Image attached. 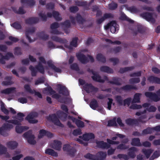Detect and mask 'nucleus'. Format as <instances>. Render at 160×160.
<instances>
[{
  "label": "nucleus",
  "mask_w": 160,
  "mask_h": 160,
  "mask_svg": "<svg viewBox=\"0 0 160 160\" xmlns=\"http://www.w3.org/2000/svg\"><path fill=\"white\" fill-rule=\"evenodd\" d=\"M107 156L106 152L99 151L96 155L88 153L84 156V157L91 160H103Z\"/></svg>",
  "instance_id": "obj_1"
},
{
  "label": "nucleus",
  "mask_w": 160,
  "mask_h": 160,
  "mask_svg": "<svg viewBox=\"0 0 160 160\" xmlns=\"http://www.w3.org/2000/svg\"><path fill=\"white\" fill-rule=\"evenodd\" d=\"M78 81L80 85H84L83 88L87 93H89L90 92H97L98 91V88L93 86L91 83H85L86 82L85 80L80 78L78 80Z\"/></svg>",
  "instance_id": "obj_2"
},
{
  "label": "nucleus",
  "mask_w": 160,
  "mask_h": 160,
  "mask_svg": "<svg viewBox=\"0 0 160 160\" xmlns=\"http://www.w3.org/2000/svg\"><path fill=\"white\" fill-rule=\"evenodd\" d=\"M156 93L157 94L152 92H146L145 93V95L151 100L157 102L160 100V89L156 92Z\"/></svg>",
  "instance_id": "obj_3"
},
{
  "label": "nucleus",
  "mask_w": 160,
  "mask_h": 160,
  "mask_svg": "<svg viewBox=\"0 0 160 160\" xmlns=\"http://www.w3.org/2000/svg\"><path fill=\"white\" fill-rule=\"evenodd\" d=\"M23 136L27 139L28 142L30 144L34 145L36 143V141L34 140L35 137L34 135L32 134V130H29L24 133Z\"/></svg>",
  "instance_id": "obj_4"
},
{
  "label": "nucleus",
  "mask_w": 160,
  "mask_h": 160,
  "mask_svg": "<svg viewBox=\"0 0 160 160\" xmlns=\"http://www.w3.org/2000/svg\"><path fill=\"white\" fill-rule=\"evenodd\" d=\"M115 89L117 92L121 93L122 90L125 92L130 91L133 89L137 90V88L134 85L127 84L120 88L116 87L115 88Z\"/></svg>",
  "instance_id": "obj_5"
},
{
  "label": "nucleus",
  "mask_w": 160,
  "mask_h": 160,
  "mask_svg": "<svg viewBox=\"0 0 160 160\" xmlns=\"http://www.w3.org/2000/svg\"><path fill=\"white\" fill-rule=\"evenodd\" d=\"M63 151L66 152L71 157L74 156L76 150L75 148L71 146L69 144H66L63 147Z\"/></svg>",
  "instance_id": "obj_6"
},
{
  "label": "nucleus",
  "mask_w": 160,
  "mask_h": 160,
  "mask_svg": "<svg viewBox=\"0 0 160 160\" xmlns=\"http://www.w3.org/2000/svg\"><path fill=\"white\" fill-rule=\"evenodd\" d=\"M38 116V113L36 112H32L28 115L25 118L28 122L30 123H36L38 122V120L33 119L34 118H37Z\"/></svg>",
  "instance_id": "obj_7"
},
{
  "label": "nucleus",
  "mask_w": 160,
  "mask_h": 160,
  "mask_svg": "<svg viewBox=\"0 0 160 160\" xmlns=\"http://www.w3.org/2000/svg\"><path fill=\"white\" fill-rule=\"evenodd\" d=\"M38 116V113L36 112H32L28 115L25 118L28 122L30 123H36L38 122V120L33 119L34 118H37Z\"/></svg>",
  "instance_id": "obj_8"
},
{
  "label": "nucleus",
  "mask_w": 160,
  "mask_h": 160,
  "mask_svg": "<svg viewBox=\"0 0 160 160\" xmlns=\"http://www.w3.org/2000/svg\"><path fill=\"white\" fill-rule=\"evenodd\" d=\"M59 24L58 22H54L52 23L50 25V28L51 30L50 31V33L52 34L56 35L63 34L61 32L57 29L59 28Z\"/></svg>",
  "instance_id": "obj_9"
},
{
  "label": "nucleus",
  "mask_w": 160,
  "mask_h": 160,
  "mask_svg": "<svg viewBox=\"0 0 160 160\" xmlns=\"http://www.w3.org/2000/svg\"><path fill=\"white\" fill-rule=\"evenodd\" d=\"M39 59L40 60V62L38 63V65L35 66V68L40 73L43 74L45 72L44 68L41 62L43 64H46V61L44 58L42 57H40Z\"/></svg>",
  "instance_id": "obj_10"
},
{
  "label": "nucleus",
  "mask_w": 160,
  "mask_h": 160,
  "mask_svg": "<svg viewBox=\"0 0 160 160\" xmlns=\"http://www.w3.org/2000/svg\"><path fill=\"white\" fill-rule=\"evenodd\" d=\"M48 119L51 121L54 124L63 127L64 125L60 122L55 114L50 115L48 118Z\"/></svg>",
  "instance_id": "obj_11"
},
{
  "label": "nucleus",
  "mask_w": 160,
  "mask_h": 160,
  "mask_svg": "<svg viewBox=\"0 0 160 160\" xmlns=\"http://www.w3.org/2000/svg\"><path fill=\"white\" fill-rule=\"evenodd\" d=\"M69 18L71 23L74 25L76 24V20L79 24H82L85 21L84 19L79 14H77L75 18L71 16Z\"/></svg>",
  "instance_id": "obj_12"
},
{
  "label": "nucleus",
  "mask_w": 160,
  "mask_h": 160,
  "mask_svg": "<svg viewBox=\"0 0 160 160\" xmlns=\"http://www.w3.org/2000/svg\"><path fill=\"white\" fill-rule=\"evenodd\" d=\"M141 16L148 22H150L154 24L155 22V19L153 17V14L152 12H144Z\"/></svg>",
  "instance_id": "obj_13"
},
{
  "label": "nucleus",
  "mask_w": 160,
  "mask_h": 160,
  "mask_svg": "<svg viewBox=\"0 0 160 160\" xmlns=\"http://www.w3.org/2000/svg\"><path fill=\"white\" fill-rule=\"evenodd\" d=\"M93 75L91 77V78L95 82L104 83L105 80L108 81V77L106 76H104V79H102L101 77L97 72H95Z\"/></svg>",
  "instance_id": "obj_14"
},
{
  "label": "nucleus",
  "mask_w": 160,
  "mask_h": 160,
  "mask_svg": "<svg viewBox=\"0 0 160 160\" xmlns=\"http://www.w3.org/2000/svg\"><path fill=\"white\" fill-rule=\"evenodd\" d=\"M76 56L78 60L82 63L85 64L89 61L88 58L82 53H76Z\"/></svg>",
  "instance_id": "obj_15"
},
{
  "label": "nucleus",
  "mask_w": 160,
  "mask_h": 160,
  "mask_svg": "<svg viewBox=\"0 0 160 160\" xmlns=\"http://www.w3.org/2000/svg\"><path fill=\"white\" fill-rule=\"evenodd\" d=\"M0 118H1L2 119L5 120L6 122L11 123L14 124H20V122L18 121V120L16 119H11L8 120V119L10 118V117L8 115H7L6 116L0 115Z\"/></svg>",
  "instance_id": "obj_16"
},
{
  "label": "nucleus",
  "mask_w": 160,
  "mask_h": 160,
  "mask_svg": "<svg viewBox=\"0 0 160 160\" xmlns=\"http://www.w3.org/2000/svg\"><path fill=\"white\" fill-rule=\"evenodd\" d=\"M97 147L102 149H108L111 147V145L103 141H98L96 142Z\"/></svg>",
  "instance_id": "obj_17"
},
{
  "label": "nucleus",
  "mask_w": 160,
  "mask_h": 160,
  "mask_svg": "<svg viewBox=\"0 0 160 160\" xmlns=\"http://www.w3.org/2000/svg\"><path fill=\"white\" fill-rule=\"evenodd\" d=\"M35 31V28L34 27L28 28L26 30L25 35L26 38L28 39L29 42L31 43L33 42V41L31 39V37L29 36V33H34Z\"/></svg>",
  "instance_id": "obj_18"
},
{
  "label": "nucleus",
  "mask_w": 160,
  "mask_h": 160,
  "mask_svg": "<svg viewBox=\"0 0 160 160\" xmlns=\"http://www.w3.org/2000/svg\"><path fill=\"white\" fill-rule=\"evenodd\" d=\"M112 81H108V83L118 86H120L122 84L121 82V79L120 78L118 77H113L112 78Z\"/></svg>",
  "instance_id": "obj_19"
},
{
  "label": "nucleus",
  "mask_w": 160,
  "mask_h": 160,
  "mask_svg": "<svg viewBox=\"0 0 160 160\" xmlns=\"http://www.w3.org/2000/svg\"><path fill=\"white\" fill-rule=\"evenodd\" d=\"M79 137L83 139L84 140L88 141L90 139L94 138L95 136L93 133H89L84 134L82 136H79Z\"/></svg>",
  "instance_id": "obj_20"
},
{
  "label": "nucleus",
  "mask_w": 160,
  "mask_h": 160,
  "mask_svg": "<svg viewBox=\"0 0 160 160\" xmlns=\"http://www.w3.org/2000/svg\"><path fill=\"white\" fill-rule=\"evenodd\" d=\"M51 38L52 41L56 42H58L61 44H64L67 42V41L66 39H62L55 36H51Z\"/></svg>",
  "instance_id": "obj_21"
},
{
  "label": "nucleus",
  "mask_w": 160,
  "mask_h": 160,
  "mask_svg": "<svg viewBox=\"0 0 160 160\" xmlns=\"http://www.w3.org/2000/svg\"><path fill=\"white\" fill-rule=\"evenodd\" d=\"M47 64L48 67L55 72L58 73H61L62 70L61 69L57 67L52 63L51 61L49 60L47 62Z\"/></svg>",
  "instance_id": "obj_22"
},
{
  "label": "nucleus",
  "mask_w": 160,
  "mask_h": 160,
  "mask_svg": "<svg viewBox=\"0 0 160 160\" xmlns=\"http://www.w3.org/2000/svg\"><path fill=\"white\" fill-rule=\"evenodd\" d=\"M129 152L128 153V157H129L132 158H134L135 157L136 155L135 152L138 151L137 148L134 147H131L129 149Z\"/></svg>",
  "instance_id": "obj_23"
},
{
  "label": "nucleus",
  "mask_w": 160,
  "mask_h": 160,
  "mask_svg": "<svg viewBox=\"0 0 160 160\" xmlns=\"http://www.w3.org/2000/svg\"><path fill=\"white\" fill-rule=\"evenodd\" d=\"M39 20L38 17H31L25 20V22L27 24H32L38 22Z\"/></svg>",
  "instance_id": "obj_24"
},
{
  "label": "nucleus",
  "mask_w": 160,
  "mask_h": 160,
  "mask_svg": "<svg viewBox=\"0 0 160 160\" xmlns=\"http://www.w3.org/2000/svg\"><path fill=\"white\" fill-rule=\"evenodd\" d=\"M60 87L59 92L64 96H68L69 95V92L67 88L64 86H61L59 85Z\"/></svg>",
  "instance_id": "obj_25"
},
{
  "label": "nucleus",
  "mask_w": 160,
  "mask_h": 160,
  "mask_svg": "<svg viewBox=\"0 0 160 160\" xmlns=\"http://www.w3.org/2000/svg\"><path fill=\"white\" fill-rule=\"evenodd\" d=\"M18 144L14 141H10L6 143V145L8 148L12 150H13L17 148Z\"/></svg>",
  "instance_id": "obj_26"
},
{
  "label": "nucleus",
  "mask_w": 160,
  "mask_h": 160,
  "mask_svg": "<svg viewBox=\"0 0 160 160\" xmlns=\"http://www.w3.org/2000/svg\"><path fill=\"white\" fill-rule=\"evenodd\" d=\"M62 144L61 142L57 140H54L52 148L55 150L59 151L61 149Z\"/></svg>",
  "instance_id": "obj_27"
},
{
  "label": "nucleus",
  "mask_w": 160,
  "mask_h": 160,
  "mask_svg": "<svg viewBox=\"0 0 160 160\" xmlns=\"http://www.w3.org/2000/svg\"><path fill=\"white\" fill-rule=\"evenodd\" d=\"M148 80L150 83L160 84V78L156 77L150 76L148 78Z\"/></svg>",
  "instance_id": "obj_28"
},
{
  "label": "nucleus",
  "mask_w": 160,
  "mask_h": 160,
  "mask_svg": "<svg viewBox=\"0 0 160 160\" xmlns=\"http://www.w3.org/2000/svg\"><path fill=\"white\" fill-rule=\"evenodd\" d=\"M20 125H17L15 127L16 131L17 133H21L23 131L26 130L29 128L27 126H20Z\"/></svg>",
  "instance_id": "obj_29"
},
{
  "label": "nucleus",
  "mask_w": 160,
  "mask_h": 160,
  "mask_svg": "<svg viewBox=\"0 0 160 160\" xmlns=\"http://www.w3.org/2000/svg\"><path fill=\"white\" fill-rule=\"evenodd\" d=\"M131 144L133 146L138 147H141L142 146V144L140 142V139L139 138H132Z\"/></svg>",
  "instance_id": "obj_30"
},
{
  "label": "nucleus",
  "mask_w": 160,
  "mask_h": 160,
  "mask_svg": "<svg viewBox=\"0 0 160 160\" xmlns=\"http://www.w3.org/2000/svg\"><path fill=\"white\" fill-rule=\"evenodd\" d=\"M126 123L129 125H132L134 124L138 125V122L137 119L128 118L125 120Z\"/></svg>",
  "instance_id": "obj_31"
},
{
  "label": "nucleus",
  "mask_w": 160,
  "mask_h": 160,
  "mask_svg": "<svg viewBox=\"0 0 160 160\" xmlns=\"http://www.w3.org/2000/svg\"><path fill=\"white\" fill-rule=\"evenodd\" d=\"M100 70L101 71L108 73H112L113 72L112 69L107 66H103L101 67Z\"/></svg>",
  "instance_id": "obj_32"
},
{
  "label": "nucleus",
  "mask_w": 160,
  "mask_h": 160,
  "mask_svg": "<svg viewBox=\"0 0 160 160\" xmlns=\"http://www.w3.org/2000/svg\"><path fill=\"white\" fill-rule=\"evenodd\" d=\"M142 152L145 155L147 158H148L150 157L151 153L153 152V150L150 149H143L142 150Z\"/></svg>",
  "instance_id": "obj_33"
},
{
  "label": "nucleus",
  "mask_w": 160,
  "mask_h": 160,
  "mask_svg": "<svg viewBox=\"0 0 160 160\" xmlns=\"http://www.w3.org/2000/svg\"><path fill=\"white\" fill-rule=\"evenodd\" d=\"M25 116L24 114L22 112H19L17 114V116H15L13 118H15L17 119L18 121L20 122V124H16L17 125H21V122L23 120V117Z\"/></svg>",
  "instance_id": "obj_34"
},
{
  "label": "nucleus",
  "mask_w": 160,
  "mask_h": 160,
  "mask_svg": "<svg viewBox=\"0 0 160 160\" xmlns=\"http://www.w3.org/2000/svg\"><path fill=\"white\" fill-rule=\"evenodd\" d=\"M37 35L41 39L43 40H46L49 38V35L46 34L44 31L38 33Z\"/></svg>",
  "instance_id": "obj_35"
},
{
  "label": "nucleus",
  "mask_w": 160,
  "mask_h": 160,
  "mask_svg": "<svg viewBox=\"0 0 160 160\" xmlns=\"http://www.w3.org/2000/svg\"><path fill=\"white\" fill-rule=\"evenodd\" d=\"M57 114H58V118L62 120H65L68 117V114L62 111H58Z\"/></svg>",
  "instance_id": "obj_36"
},
{
  "label": "nucleus",
  "mask_w": 160,
  "mask_h": 160,
  "mask_svg": "<svg viewBox=\"0 0 160 160\" xmlns=\"http://www.w3.org/2000/svg\"><path fill=\"white\" fill-rule=\"evenodd\" d=\"M90 106L92 109L95 110L98 107V104L97 100L94 99H92L90 102Z\"/></svg>",
  "instance_id": "obj_37"
},
{
  "label": "nucleus",
  "mask_w": 160,
  "mask_h": 160,
  "mask_svg": "<svg viewBox=\"0 0 160 160\" xmlns=\"http://www.w3.org/2000/svg\"><path fill=\"white\" fill-rule=\"evenodd\" d=\"M45 153L47 154L53 156L57 157L58 156V153L55 152L51 148H47L46 149L45 151Z\"/></svg>",
  "instance_id": "obj_38"
},
{
  "label": "nucleus",
  "mask_w": 160,
  "mask_h": 160,
  "mask_svg": "<svg viewBox=\"0 0 160 160\" xmlns=\"http://www.w3.org/2000/svg\"><path fill=\"white\" fill-rule=\"evenodd\" d=\"M134 69V66H131L130 67H126L125 68H120L119 72L121 73H123L126 72L132 71L133 69Z\"/></svg>",
  "instance_id": "obj_39"
},
{
  "label": "nucleus",
  "mask_w": 160,
  "mask_h": 160,
  "mask_svg": "<svg viewBox=\"0 0 160 160\" xmlns=\"http://www.w3.org/2000/svg\"><path fill=\"white\" fill-rule=\"evenodd\" d=\"M141 94L140 93H136L133 97V99L132 100V103H139L140 102V96Z\"/></svg>",
  "instance_id": "obj_40"
},
{
  "label": "nucleus",
  "mask_w": 160,
  "mask_h": 160,
  "mask_svg": "<svg viewBox=\"0 0 160 160\" xmlns=\"http://www.w3.org/2000/svg\"><path fill=\"white\" fill-rule=\"evenodd\" d=\"M153 131V128H150L148 127L146 129H144L142 132V135H144L146 134H151L152 133Z\"/></svg>",
  "instance_id": "obj_41"
},
{
  "label": "nucleus",
  "mask_w": 160,
  "mask_h": 160,
  "mask_svg": "<svg viewBox=\"0 0 160 160\" xmlns=\"http://www.w3.org/2000/svg\"><path fill=\"white\" fill-rule=\"evenodd\" d=\"M96 58L98 61L103 63L106 62V58L101 53H98L97 55Z\"/></svg>",
  "instance_id": "obj_42"
},
{
  "label": "nucleus",
  "mask_w": 160,
  "mask_h": 160,
  "mask_svg": "<svg viewBox=\"0 0 160 160\" xmlns=\"http://www.w3.org/2000/svg\"><path fill=\"white\" fill-rule=\"evenodd\" d=\"M15 89L16 88L14 87L7 88L1 91V93L5 94H9L12 92L13 91H14Z\"/></svg>",
  "instance_id": "obj_43"
},
{
  "label": "nucleus",
  "mask_w": 160,
  "mask_h": 160,
  "mask_svg": "<svg viewBox=\"0 0 160 160\" xmlns=\"http://www.w3.org/2000/svg\"><path fill=\"white\" fill-rule=\"evenodd\" d=\"M21 3L22 4L27 3L30 6H33L35 4L34 0H21Z\"/></svg>",
  "instance_id": "obj_44"
},
{
  "label": "nucleus",
  "mask_w": 160,
  "mask_h": 160,
  "mask_svg": "<svg viewBox=\"0 0 160 160\" xmlns=\"http://www.w3.org/2000/svg\"><path fill=\"white\" fill-rule=\"evenodd\" d=\"M11 26L16 29L19 30L22 28V26L21 24L18 22H16L12 23Z\"/></svg>",
  "instance_id": "obj_45"
},
{
  "label": "nucleus",
  "mask_w": 160,
  "mask_h": 160,
  "mask_svg": "<svg viewBox=\"0 0 160 160\" xmlns=\"http://www.w3.org/2000/svg\"><path fill=\"white\" fill-rule=\"evenodd\" d=\"M160 156V152L159 151H156L154 152L153 154L150 158V160H153L158 158Z\"/></svg>",
  "instance_id": "obj_46"
},
{
  "label": "nucleus",
  "mask_w": 160,
  "mask_h": 160,
  "mask_svg": "<svg viewBox=\"0 0 160 160\" xmlns=\"http://www.w3.org/2000/svg\"><path fill=\"white\" fill-rule=\"evenodd\" d=\"M52 16L57 21H60L62 20V18L59 16V12H57L56 11H53L52 12Z\"/></svg>",
  "instance_id": "obj_47"
},
{
  "label": "nucleus",
  "mask_w": 160,
  "mask_h": 160,
  "mask_svg": "<svg viewBox=\"0 0 160 160\" xmlns=\"http://www.w3.org/2000/svg\"><path fill=\"white\" fill-rule=\"evenodd\" d=\"M120 19L123 20H126L131 23H133L134 21L131 19L128 18L124 14H122L120 17Z\"/></svg>",
  "instance_id": "obj_48"
},
{
  "label": "nucleus",
  "mask_w": 160,
  "mask_h": 160,
  "mask_svg": "<svg viewBox=\"0 0 160 160\" xmlns=\"http://www.w3.org/2000/svg\"><path fill=\"white\" fill-rule=\"evenodd\" d=\"M127 9L132 13H136L139 12V10L135 6L128 7Z\"/></svg>",
  "instance_id": "obj_49"
},
{
  "label": "nucleus",
  "mask_w": 160,
  "mask_h": 160,
  "mask_svg": "<svg viewBox=\"0 0 160 160\" xmlns=\"http://www.w3.org/2000/svg\"><path fill=\"white\" fill-rule=\"evenodd\" d=\"M116 101L117 103L120 105H123V100L122 97L120 95H117L115 97Z\"/></svg>",
  "instance_id": "obj_50"
},
{
  "label": "nucleus",
  "mask_w": 160,
  "mask_h": 160,
  "mask_svg": "<svg viewBox=\"0 0 160 160\" xmlns=\"http://www.w3.org/2000/svg\"><path fill=\"white\" fill-rule=\"evenodd\" d=\"M117 125L116 122V118H114L112 119L109 120L108 122V126H116Z\"/></svg>",
  "instance_id": "obj_51"
},
{
  "label": "nucleus",
  "mask_w": 160,
  "mask_h": 160,
  "mask_svg": "<svg viewBox=\"0 0 160 160\" xmlns=\"http://www.w3.org/2000/svg\"><path fill=\"white\" fill-rule=\"evenodd\" d=\"M6 130H10L13 128L12 124L8 123H4L2 127Z\"/></svg>",
  "instance_id": "obj_52"
},
{
  "label": "nucleus",
  "mask_w": 160,
  "mask_h": 160,
  "mask_svg": "<svg viewBox=\"0 0 160 160\" xmlns=\"http://www.w3.org/2000/svg\"><path fill=\"white\" fill-rule=\"evenodd\" d=\"M29 69L31 71L32 76L33 77L36 76L37 72L36 68L32 65H30L29 67Z\"/></svg>",
  "instance_id": "obj_53"
},
{
  "label": "nucleus",
  "mask_w": 160,
  "mask_h": 160,
  "mask_svg": "<svg viewBox=\"0 0 160 160\" xmlns=\"http://www.w3.org/2000/svg\"><path fill=\"white\" fill-rule=\"evenodd\" d=\"M109 9L111 10H114L116 9L118 6V4L116 3L112 2L108 5Z\"/></svg>",
  "instance_id": "obj_54"
},
{
  "label": "nucleus",
  "mask_w": 160,
  "mask_h": 160,
  "mask_svg": "<svg viewBox=\"0 0 160 160\" xmlns=\"http://www.w3.org/2000/svg\"><path fill=\"white\" fill-rule=\"evenodd\" d=\"M1 110L6 115L9 114V111L7 108H6L3 103H2L1 106Z\"/></svg>",
  "instance_id": "obj_55"
},
{
  "label": "nucleus",
  "mask_w": 160,
  "mask_h": 160,
  "mask_svg": "<svg viewBox=\"0 0 160 160\" xmlns=\"http://www.w3.org/2000/svg\"><path fill=\"white\" fill-rule=\"evenodd\" d=\"M63 26H64L65 28H69L71 26V23L69 20H66L63 22H61L60 24Z\"/></svg>",
  "instance_id": "obj_56"
},
{
  "label": "nucleus",
  "mask_w": 160,
  "mask_h": 160,
  "mask_svg": "<svg viewBox=\"0 0 160 160\" xmlns=\"http://www.w3.org/2000/svg\"><path fill=\"white\" fill-rule=\"evenodd\" d=\"M140 81L139 78H131L129 80V82L131 84L137 83Z\"/></svg>",
  "instance_id": "obj_57"
},
{
  "label": "nucleus",
  "mask_w": 160,
  "mask_h": 160,
  "mask_svg": "<svg viewBox=\"0 0 160 160\" xmlns=\"http://www.w3.org/2000/svg\"><path fill=\"white\" fill-rule=\"evenodd\" d=\"M76 4L79 6L85 7L87 6V2L86 1H77L75 2Z\"/></svg>",
  "instance_id": "obj_58"
},
{
  "label": "nucleus",
  "mask_w": 160,
  "mask_h": 160,
  "mask_svg": "<svg viewBox=\"0 0 160 160\" xmlns=\"http://www.w3.org/2000/svg\"><path fill=\"white\" fill-rule=\"evenodd\" d=\"M78 40V38L77 37H75L73 38L72 39V41L70 42V45L75 47H77Z\"/></svg>",
  "instance_id": "obj_59"
},
{
  "label": "nucleus",
  "mask_w": 160,
  "mask_h": 160,
  "mask_svg": "<svg viewBox=\"0 0 160 160\" xmlns=\"http://www.w3.org/2000/svg\"><path fill=\"white\" fill-rule=\"evenodd\" d=\"M24 88L27 92L30 93L31 94H33L34 93V90H32L29 85L25 84L24 86Z\"/></svg>",
  "instance_id": "obj_60"
},
{
  "label": "nucleus",
  "mask_w": 160,
  "mask_h": 160,
  "mask_svg": "<svg viewBox=\"0 0 160 160\" xmlns=\"http://www.w3.org/2000/svg\"><path fill=\"white\" fill-rule=\"evenodd\" d=\"M132 98H128L125 99L123 101V105L124 106H125L127 105L129 106L131 102Z\"/></svg>",
  "instance_id": "obj_61"
},
{
  "label": "nucleus",
  "mask_w": 160,
  "mask_h": 160,
  "mask_svg": "<svg viewBox=\"0 0 160 160\" xmlns=\"http://www.w3.org/2000/svg\"><path fill=\"white\" fill-rule=\"evenodd\" d=\"M117 157L120 159H123L124 160H128L129 159V158L127 155L123 154H118L117 155Z\"/></svg>",
  "instance_id": "obj_62"
},
{
  "label": "nucleus",
  "mask_w": 160,
  "mask_h": 160,
  "mask_svg": "<svg viewBox=\"0 0 160 160\" xmlns=\"http://www.w3.org/2000/svg\"><path fill=\"white\" fill-rule=\"evenodd\" d=\"M14 54L16 55H20L22 54L21 50L20 47H17L15 48L14 51Z\"/></svg>",
  "instance_id": "obj_63"
},
{
  "label": "nucleus",
  "mask_w": 160,
  "mask_h": 160,
  "mask_svg": "<svg viewBox=\"0 0 160 160\" xmlns=\"http://www.w3.org/2000/svg\"><path fill=\"white\" fill-rule=\"evenodd\" d=\"M76 124L79 128H83L84 126V122L78 119L77 120V121L76 122Z\"/></svg>",
  "instance_id": "obj_64"
}]
</instances>
